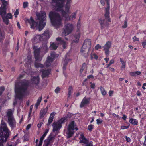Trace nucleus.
<instances>
[{
	"label": "nucleus",
	"mask_w": 146,
	"mask_h": 146,
	"mask_svg": "<svg viewBox=\"0 0 146 146\" xmlns=\"http://www.w3.org/2000/svg\"><path fill=\"white\" fill-rule=\"evenodd\" d=\"M76 129L77 130L78 128L75 127V125L74 124V121H72L70 123L67 131L66 132V134L68 135L69 137H71L72 135L74 133V130Z\"/></svg>",
	"instance_id": "11"
},
{
	"label": "nucleus",
	"mask_w": 146,
	"mask_h": 146,
	"mask_svg": "<svg viewBox=\"0 0 146 146\" xmlns=\"http://www.w3.org/2000/svg\"><path fill=\"white\" fill-rule=\"evenodd\" d=\"M101 48V46L99 44H97L95 47V49L96 50H98L99 49H100Z\"/></svg>",
	"instance_id": "42"
},
{
	"label": "nucleus",
	"mask_w": 146,
	"mask_h": 146,
	"mask_svg": "<svg viewBox=\"0 0 146 146\" xmlns=\"http://www.w3.org/2000/svg\"><path fill=\"white\" fill-rule=\"evenodd\" d=\"M93 125H90L88 126V129L89 130L91 131H92L93 128Z\"/></svg>",
	"instance_id": "50"
},
{
	"label": "nucleus",
	"mask_w": 146,
	"mask_h": 146,
	"mask_svg": "<svg viewBox=\"0 0 146 146\" xmlns=\"http://www.w3.org/2000/svg\"><path fill=\"white\" fill-rule=\"evenodd\" d=\"M58 47L57 44L53 43L51 44L50 46V48L52 50H56Z\"/></svg>",
	"instance_id": "29"
},
{
	"label": "nucleus",
	"mask_w": 146,
	"mask_h": 146,
	"mask_svg": "<svg viewBox=\"0 0 146 146\" xmlns=\"http://www.w3.org/2000/svg\"><path fill=\"white\" fill-rule=\"evenodd\" d=\"M6 10L7 8H0V15L1 16L2 18L6 17Z\"/></svg>",
	"instance_id": "23"
},
{
	"label": "nucleus",
	"mask_w": 146,
	"mask_h": 146,
	"mask_svg": "<svg viewBox=\"0 0 146 146\" xmlns=\"http://www.w3.org/2000/svg\"><path fill=\"white\" fill-rule=\"evenodd\" d=\"M100 90L102 94L103 95H106V92L105 91L104 89L102 87L100 88Z\"/></svg>",
	"instance_id": "37"
},
{
	"label": "nucleus",
	"mask_w": 146,
	"mask_h": 146,
	"mask_svg": "<svg viewBox=\"0 0 146 146\" xmlns=\"http://www.w3.org/2000/svg\"><path fill=\"white\" fill-rule=\"evenodd\" d=\"M27 21L30 24L32 29H34L37 25V23L34 21L32 17H31L29 19H27Z\"/></svg>",
	"instance_id": "17"
},
{
	"label": "nucleus",
	"mask_w": 146,
	"mask_h": 146,
	"mask_svg": "<svg viewBox=\"0 0 146 146\" xmlns=\"http://www.w3.org/2000/svg\"><path fill=\"white\" fill-rule=\"evenodd\" d=\"M125 139L127 142H129L131 141V139L130 138L128 137L127 136H125Z\"/></svg>",
	"instance_id": "59"
},
{
	"label": "nucleus",
	"mask_w": 146,
	"mask_h": 146,
	"mask_svg": "<svg viewBox=\"0 0 146 146\" xmlns=\"http://www.w3.org/2000/svg\"><path fill=\"white\" fill-rule=\"evenodd\" d=\"M127 27V20L125 19L124 21V25L122 26V28H125Z\"/></svg>",
	"instance_id": "41"
},
{
	"label": "nucleus",
	"mask_w": 146,
	"mask_h": 146,
	"mask_svg": "<svg viewBox=\"0 0 146 146\" xmlns=\"http://www.w3.org/2000/svg\"><path fill=\"white\" fill-rule=\"evenodd\" d=\"M51 70L48 69L47 70H42V78L46 77L50 74Z\"/></svg>",
	"instance_id": "20"
},
{
	"label": "nucleus",
	"mask_w": 146,
	"mask_h": 146,
	"mask_svg": "<svg viewBox=\"0 0 146 146\" xmlns=\"http://www.w3.org/2000/svg\"><path fill=\"white\" fill-rule=\"evenodd\" d=\"M79 139L80 140L79 141L80 143H83L84 144H85L87 143L89 141L85 137L83 134H80Z\"/></svg>",
	"instance_id": "19"
},
{
	"label": "nucleus",
	"mask_w": 146,
	"mask_h": 146,
	"mask_svg": "<svg viewBox=\"0 0 146 146\" xmlns=\"http://www.w3.org/2000/svg\"><path fill=\"white\" fill-rule=\"evenodd\" d=\"M110 0H105L107 5V7H110Z\"/></svg>",
	"instance_id": "55"
},
{
	"label": "nucleus",
	"mask_w": 146,
	"mask_h": 146,
	"mask_svg": "<svg viewBox=\"0 0 146 146\" xmlns=\"http://www.w3.org/2000/svg\"><path fill=\"white\" fill-rule=\"evenodd\" d=\"M50 18L52 25L57 27L62 25V18L60 15L55 12H51L49 14Z\"/></svg>",
	"instance_id": "4"
},
{
	"label": "nucleus",
	"mask_w": 146,
	"mask_h": 146,
	"mask_svg": "<svg viewBox=\"0 0 146 146\" xmlns=\"http://www.w3.org/2000/svg\"><path fill=\"white\" fill-rule=\"evenodd\" d=\"M86 144V146H92V142H88L87 143L85 144Z\"/></svg>",
	"instance_id": "56"
},
{
	"label": "nucleus",
	"mask_w": 146,
	"mask_h": 146,
	"mask_svg": "<svg viewBox=\"0 0 146 146\" xmlns=\"http://www.w3.org/2000/svg\"><path fill=\"white\" fill-rule=\"evenodd\" d=\"M135 76L137 75H139L141 74V72L140 71H135Z\"/></svg>",
	"instance_id": "64"
},
{
	"label": "nucleus",
	"mask_w": 146,
	"mask_h": 146,
	"mask_svg": "<svg viewBox=\"0 0 146 146\" xmlns=\"http://www.w3.org/2000/svg\"><path fill=\"white\" fill-rule=\"evenodd\" d=\"M19 13V11L17 9L16 11L14 13V15L15 17H17V16L18 15Z\"/></svg>",
	"instance_id": "54"
},
{
	"label": "nucleus",
	"mask_w": 146,
	"mask_h": 146,
	"mask_svg": "<svg viewBox=\"0 0 146 146\" xmlns=\"http://www.w3.org/2000/svg\"><path fill=\"white\" fill-rule=\"evenodd\" d=\"M90 98H87L86 96L84 97L82 99L80 104V107L82 108L88 104L90 103Z\"/></svg>",
	"instance_id": "14"
},
{
	"label": "nucleus",
	"mask_w": 146,
	"mask_h": 146,
	"mask_svg": "<svg viewBox=\"0 0 146 146\" xmlns=\"http://www.w3.org/2000/svg\"><path fill=\"white\" fill-rule=\"evenodd\" d=\"M86 64L85 63H84L82 64V66L81 69L80 70V72L81 73H82L83 70L86 68Z\"/></svg>",
	"instance_id": "39"
},
{
	"label": "nucleus",
	"mask_w": 146,
	"mask_h": 146,
	"mask_svg": "<svg viewBox=\"0 0 146 146\" xmlns=\"http://www.w3.org/2000/svg\"><path fill=\"white\" fill-rule=\"evenodd\" d=\"M56 40L58 41H59L60 44L63 45V47L64 48H65L66 42L63 40H62L61 37H58L57 38Z\"/></svg>",
	"instance_id": "25"
},
{
	"label": "nucleus",
	"mask_w": 146,
	"mask_h": 146,
	"mask_svg": "<svg viewBox=\"0 0 146 146\" xmlns=\"http://www.w3.org/2000/svg\"><path fill=\"white\" fill-rule=\"evenodd\" d=\"M129 125L128 126L122 125L121 126V129L124 130L128 128L129 127Z\"/></svg>",
	"instance_id": "48"
},
{
	"label": "nucleus",
	"mask_w": 146,
	"mask_h": 146,
	"mask_svg": "<svg viewBox=\"0 0 146 146\" xmlns=\"http://www.w3.org/2000/svg\"><path fill=\"white\" fill-rule=\"evenodd\" d=\"M49 31L48 30H47L45 31L44 33L41 35L42 36H43L42 37L43 38L48 39L49 38Z\"/></svg>",
	"instance_id": "26"
},
{
	"label": "nucleus",
	"mask_w": 146,
	"mask_h": 146,
	"mask_svg": "<svg viewBox=\"0 0 146 146\" xmlns=\"http://www.w3.org/2000/svg\"><path fill=\"white\" fill-rule=\"evenodd\" d=\"M53 121V119L49 118L48 120V123L47 124V125H49L50 124V123H52Z\"/></svg>",
	"instance_id": "49"
},
{
	"label": "nucleus",
	"mask_w": 146,
	"mask_h": 146,
	"mask_svg": "<svg viewBox=\"0 0 146 146\" xmlns=\"http://www.w3.org/2000/svg\"><path fill=\"white\" fill-rule=\"evenodd\" d=\"M142 45L143 48H145L146 45V40L142 42Z\"/></svg>",
	"instance_id": "57"
},
{
	"label": "nucleus",
	"mask_w": 146,
	"mask_h": 146,
	"mask_svg": "<svg viewBox=\"0 0 146 146\" xmlns=\"http://www.w3.org/2000/svg\"><path fill=\"white\" fill-rule=\"evenodd\" d=\"M28 85V82L26 80L15 83V91L16 93V98L20 100L23 98L27 93Z\"/></svg>",
	"instance_id": "2"
},
{
	"label": "nucleus",
	"mask_w": 146,
	"mask_h": 146,
	"mask_svg": "<svg viewBox=\"0 0 146 146\" xmlns=\"http://www.w3.org/2000/svg\"><path fill=\"white\" fill-rule=\"evenodd\" d=\"M110 7H107L106 8L104 15L105 19L108 22H111V20L110 16Z\"/></svg>",
	"instance_id": "18"
},
{
	"label": "nucleus",
	"mask_w": 146,
	"mask_h": 146,
	"mask_svg": "<svg viewBox=\"0 0 146 146\" xmlns=\"http://www.w3.org/2000/svg\"><path fill=\"white\" fill-rule=\"evenodd\" d=\"M5 38V34L3 32H2L0 31V41L3 40Z\"/></svg>",
	"instance_id": "34"
},
{
	"label": "nucleus",
	"mask_w": 146,
	"mask_h": 146,
	"mask_svg": "<svg viewBox=\"0 0 146 146\" xmlns=\"http://www.w3.org/2000/svg\"><path fill=\"white\" fill-rule=\"evenodd\" d=\"M99 22L101 25L102 29L108 25V23L104 19H100L99 20Z\"/></svg>",
	"instance_id": "21"
},
{
	"label": "nucleus",
	"mask_w": 146,
	"mask_h": 146,
	"mask_svg": "<svg viewBox=\"0 0 146 146\" xmlns=\"http://www.w3.org/2000/svg\"><path fill=\"white\" fill-rule=\"evenodd\" d=\"M42 98V96L39 97L38 99L37 100V102L39 103H40L41 101V100Z\"/></svg>",
	"instance_id": "58"
},
{
	"label": "nucleus",
	"mask_w": 146,
	"mask_h": 146,
	"mask_svg": "<svg viewBox=\"0 0 146 146\" xmlns=\"http://www.w3.org/2000/svg\"><path fill=\"white\" fill-rule=\"evenodd\" d=\"M96 121L97 124H99L101 123L103 121L101 120L100 118H99L96 120Z\"/></svg>",
	"instance_id": "47"
},
{
	"label": "nucleus",
	"mask_w": 146,
	"mask_h": 146,
	"mask_svg": "<svg viewBox=\"0 0 146 146\" xmlns=\"http://www.w3.org/2000/svg\"><path fill=\"white\" fill-rule=\"evenodd\" d=\"M133 41L134 42L136 41H139V39L138 38H137V37L135 36H134L133 37Z\"/></svg>",
	"instance_id": "52"
},
{
	"label": "nucleus",
	"mask_w": 146,
	"mask_h": 146,
	"mask_svg": "<svg viewBox=\"0 0 146 146\" xmlns=\"http://www.w3.org/2000/svg\"><path fill=\"white\" fill-rule=\"evenodd\" d=\"M34 50V57L36 60H40L39 57V53L40 50L45 53L48 50V48L47 45V42H45L43 44L42 47L41 48H38L36 46H34L33 47Z\"/></svg>",
	"instance_id": "7"
},
{
	"label": "nucleus",
	"mask_w": 146,
	"mask_h": 146,
	"mask_svg": "<svg viewBox=\"0 0 146 146\" xmlns=\"http://www.w3.org/2000/svg\"><path fill=\"white\" fill-rule=\"evenodd\" d=\"M68 115L65 116L57 122H54L52 124L53 131L55 132L60 130L62 127V124L66 121L68 120Z\"/></svg>",
	"instance_id": "8"
},
{
	"label": "nucleus",
	"mask_w": 146,
	"mask_h": 146,
	"mask_svg": "<svg viewBox=\"0 0 146 146\" xmlns=\"http://www.w3.org/2000/svg\"><path fill=\"white\" fill-rule=\"evenodd\" d=\"M92 58H94L96 60H97L98 58V56L95 53L93 54L91 56Z\"/></svg>",
	"instance_id": "40"
},
{
	"label": "nucleus",
	"mask_w": 146,
	"mask_h": 146,
	"mask_svg": "<svg viewBox=\"0 0 146 146\" xmlns=\"http://www.w3.org/2000/svg\"><path fill=\"white\" fill-rule=\"evenodd\" d=\"M120 61L121 63L122 64V66H121L122 68H125V62H124L123 60L121 58H120Z\"/></svg>",
	"instance_id": "38"
},
{
	"label": "nucleus",
	"mask_w": 146,
	"mask_h": 146,
	"mask_svg": "<svg viewBox=\"0 0 146 146\" xmlns=\"http://www.w3.org/2000/svg\"><path fill=\"white\" fill-rule=\"evenodd\" d=\"M27 58L28 61L27 62L28 64H30L32 62V56L30 55H29L27 56Z\"/></svg>",
	"instance_id": "36"
},
{
	"label": "nucleus",
	"mask_w": 146,
	"mask_h": 146,
	"mask_svg": "<svg viewBox=\"0 0 146 146\" xmlns=\"http://www.w3.org/2000/svg\"><path fill=\"white\" fill-rule=\"evenodd\" d=\"M129 122L131 124L137 125L138 124V121L137 120L135 119L132 118H130L129 120Z\"/></svg>",
	"instance_id": "24"
},
{
	"label": "nucleus",
	"mask_w": 146,
	"mask_h": 146,
	"mask_svg": "<svg viewBox=\"0 0 146 146\" xmlns=\"http://www.w3.org/2000/svg\"><path fill=\"white\" fill-rule=\"evenodd\" d=\"M55 114H56V113L54 112H53L52 113L50 114L49 118L53 119L54 117V116H55Z\"/></svg>",
	"instance_id": "44"
},
{
	"label": "nucleus",
	"mask_w": 146,
	"mask_h": 146,
	"mask_svg": "<svg viewBox=\"0 0 146 146\" xmlns=\"http://www.w3.org/2000/svg\"><path fill=\"white\" fill-rule=\"evenodd\" d=\"M90 87L92 89H94L95 86V84L92 83V82H90Z\"/></svg>",
	"instance_id": "51"
},
{
	"label": "nucleus",
	"mask_w": 146,
	"mask_h": 146,
	"mask_svg": "<svg viewBox=\"0 0 146 146\" xmlns=\"http://www.w3.org/2000/svg\"><path fill=\"white\" fill-rule=\"evenodd\" d=\"M6 17L7 18L11 19L12 18V15L11 13H8L7 15H6Z\"/></svg>",
	"instance_id": "46"
},
{
	"label": "nucleus",
	"mask_w": 146,
	"mask_h": 146,
	"mask_svg": "<svg viewBox=\"0 0 146 146\" xmlns=\"http://www.w3.org/2000/svg\"><path fill=\"white\" fill-rule=\"evenodd\" d=\"M111 42L110 41H108L103 46L104 49L105 51V54L107 56H108L109 55V50L111 47Z\"/></svg>",
	"instance_id": "13"
},
{
	"label": "nucleus",
	"mask_w": 146,
	"mask_h": 146,
	"mask_svg": "<svg viewBox=\"0 0 146 146\" xmlns=\"http://www.w3.org/2000/svg\"><path fill=\"white\" fill-rule=\"evenodd\" d=\"M35 66L36 68H42L44 67V65L41 64L40 63L35 62Z\"/></svg>",
	"instance_id": "35"
},
{
	"label": "nucleus",
	"mask_w": 146,
	"mask_h": 146,
	"mask_svg": "<svg viewBox=\"0 0 146 146\" xmlns=\"http://www.w3.org/2000/svg\"><path fill=\"white\" fill-rule=\"evenodd\" d=\"M10 133L6 123L2 120L0 126V146H4L3 144L6 141Z\"/></svg>",
	"instance_id": "3"
},
{
	"label": "nucleus",
	"mask_w": 146,
	"mask_h": 146,
	"mask_svg": "<svg viewBox=\"0 0 146 146\" xmlns=\"http://www.w3.org/2000/svg\"><path fill=\"white\" fill-rule=\"evenodd\" d=\"M70 59H67L66 58H65L64 60L63 63V69L64 70H65L66 69V66L67 65L68 61H70Z\"/></svg>",
	"instance_id": "28"
},
{
	"label": "nucleus",
	"mask_w": 146,
	"mask_h": 146,
	"mask_svg": "<svg viewBox=\"0 0 146 146\" xmlns=\"http://www.w3.org/2000/svg\"><path fill=\"white\" fill-rule=\"evenodd\" d=\"M54 138L52 136H50L47 139V141L49 143H51L53 142L54 140Z\"/></svg>",
	"instance_id": "31"
},
{
	"label": "nucleus",
	"mask_w": 146,
	"mask_h": 146,
	"mask_svg": "<svg viewBox=\"0 0 146 146\" xmlns=\"http://www.w3.org/2000/svg\"><path fill=\"white\" fill-rule=\"evenodd\" d=\"M91 41L90 39H86L82 47L81 52L82 55L85 57L88 56V53H86V50L87 48L89 49L91 47Z\"/></svg>",
	"instance_id": "10"
},
{
	"label": "nucleus",
	"mask_w": 146,
	"mask_h": 146,
	"mask_svg": "<svg viewBox=\"0 0 146 146\" xmlns=\"http://www.w3.org/2000/svg\"><path fill=\"white\" fill-rule=\"evenodd\" d=\"M58 54L55 55L54 52H53L51 53L50 55L48 56L47 60L45 63L46 66L48 67L50 65L51 63L52 62L54 58L55 57H58Z\"/></svg>",
	"instance_id": "12"
},
{
	"label": "nucleus",
	"mask_w": 146,
	"mask_h": 146,
	"mask_svg": "<svg viewBox=\"0 0 146 146\" xmlns=\"http://www.w3.org/2000/svg\"><path fill=\"white\" fill-rule=\"evenodd\" d=\"M130 74L132 76H135V72H131L130 73Z\"/></svg>",
	"instance_id": "63"
},
{
	"label": "nucleus",
	"mask_w": 146,
	"mask_h": 146,
	"mask_svg": "<svg viewBox=\"0 0 146 146\" xmlns=\"http://www.w3.org/2000/svg\"><path fill=\"white\" fill-rule=\"evenodd\" d=\"M65 0H52V5L55 7V9L57 11L60 12L63 17L65 18L66 20L72 21L76 18V12H73L70 16L69 14L70 13V9L71 4L68 3L66 4L65 6V10L63 8L64 5Z\"/></svg>",
	"instance_id": "1"
},
{
	"label": "nucleus",
	"mask_w": 146,
	"mask_h": 146,
	"mask_svg": "<svg viewBox=\"0 0 146 146\" xmlns=\"http://www.w3.org/2000/svg\"><path fill=\"white\" fill-rule=\"evenodd\" d=\"M77 29L78 30H80V28L81 25L80 24V21L79 20L78 21L77 23Z\"/></svg>",
	"instance_id": "43"
},
{
	"label": "nucleus",
	"mask_w": 146,
	"mask_h": 146,
	"mask_svg": "<svg viewBox=\"0 0 146 146\" xmlns=\"http://www.w3.org/2000/svg\"><path fill=\"white\" fill-rule=\"evenodd\" d=\"M14 109H9L6 112V116L7 118L8 123L12 129L15 128L16 122L13 115Z\"/></svg>",
	"instance_id": "5"
},
{
	"label": "nucleus",
	"mask_w": 146,
	"mask_h": 146,
	"mask_svg": "<svg viewBox=\"0 0 146 146\" xmlns=\"http://www.w3.org/2000/svg\"><path fill=\"white\" fill-rule=\"evenodd\" d=\"M74 28V25L72 23H65L63 28V31L61 35L65 36L68 35L72 32Z\"/></svg>",
	"instance_id": "9"
},
{
	"label": "nucleus",
	"mask_w": 146,
	"mask_h": 146,
	"mask_svg": "<svg viewBox=\"0 0 146 146\" xmlns=\"http://www.w3.org/2000/svg\"><path fill=\"white\" fill-rule=\"evenodd\" d=\"M37 19L40 21L38 27L39 31H41L44 27L46 22V15L45 12L43 11L36 13Z\"/></svg>",
	"instance_id": "6"
},
{
	"label": "nucleus",
	"mask_w": 146,
	"mask_h": 146,
	"mask_svg": "<svg viewBox=\"0 0 146 146\" xmlns=\"http://www.w3.org/2000/svg\"><path fill=\"white\" fill-rule=\"evenodd\" d=\"M28 3L27 2H24L23 3V7L25 8L28 6Z\"/></svg>",
	"instance_id": "45"
},
{
	"label": "nucleus",
	"mask_w": 146,
	"mask_h": 146,
	"mask_svg": "<svg viewBox=\"0 0 146 146\" xmlns=\"http://www.w3.org/2000/svg\"><path fill=\"white\" fill-rule=\"evenodd\" d=\"M73 91V88L72 87L70 86L68 88V95L69 96H70L71 94L72 93Z\"/></svg>",
	"instance_id": "33"
},
{
	"label": "nucleus",
	"mask_w": 146,
	"mask_h": 146,
	"mask_svg": "<svg viewBox=\"0 0 146 146\" xmlns=\"http://www.w3.org/2000/svg\"><path fill=\"white\" fill-rule=\"evenodd\" d=\"M60 90V88L59 87H57L55 90V92L56 93H58Z\"/></svg>",
	"instance_id": "53"
},
{
	"label": "nucleus",
	"mask_w": 146,
	"mask_h": 146,
	"mask_svg": "<svg viewBox=\"0 0 146 146\" xmlns=\"http://www.w3.org/2000/svg\"><path fill=\"white\" fill-rule=\"evenodd\" d=\"M48 107L47 106L45 108H43L41 110L40 113V119H42V121H44V117L46 115L47 113L48 110Z\"/></svg>",
	"instance_id": "15"
},
{
	"label": "nucleus",
	"mask_w": 146,
	"mask_h": 146,
	"mask_svg": "<svg viewBox=\"0 0 146 146\" xmlns=\"http://www.w3.org/2000/svg\"><path fill=\"white\" fill-rule=\"evenodd\" d=\"M42 141L40 140L38 144H37L36 146H41L42 143Z\"/></svg>",
	"instance_id": "62"
},
{
	"label": "nucleus",
	"mask_w": 146,
	"mask_h": 146,
	"mask_svg": "<svg viewBox=\"0 0 146 146\" xmlns=\"http://www.w3.org/2000/svg\"><path fill=\"white\" fill-rule=\"evenodd\" d=\"M2 3V6L1 8H6V7L8 4V2L5 0H0Z\"/></svg>",
	"instance_id": "27"
},
{
	"label": "nucleus",
	"mask_w": 146,
	"mask_h": 146,
	"mask_svg": "<svg viewBox=\"0 0 146 146\" xmlns=\"http://www.w3.org/2000/svg\"><path fill=\"white\" fill-rule=\"evenodd\" d=\"M113 91L112 90H110L109 92V95L110 96H111L112 94L113 93Z\"/></svg>",
	"instance_id": "61"
},
{
	"label": "nucleus",
	"mask_w": 146,
	"mask_h": 146,
	"mask_svg": "<svg viewBox=\"0 0 146 146\" xmlns=\"http://www.w3.org/2000/svg\"><path fill=\"white\" fill-rule=\"evenodd\" d=\"M5 90V88L3 86H1L0 87V91L1 92L2 94L3 92Z\"/></svg>",
	"instance_id": "60"
},
{
	"label": "nucleus",
	"mask_w": 146,
	"mask_h": 146,
	"mask_svg": "<svg viewBox=\"0 0 146 146\" xmlns=\"http://www.w3.org/2000/svg\"><path fill=\"white\" fill-rule=\"evenodd\" d=\"M40 78L39 76H37L36 77H33L31 79L32 83L36 85L38 84L39 82Z\"/></svg>",
	"instance_id": "22"
},
{
	"label": "nucleus",
	"mask_w": 146,
	"mask_h": 146,
	"mask_svg": "<svg viewBox=\"0 0 146 146\" xmlns=\"http://www.w3.org/2000/svg\"><path fill=\"white\" fill-rule=\"evenodd\" d=\"M3 22L7 25L9 24V20L6 17H3L2 18Z\"/></svg>",
	"instance_id": "32"
},
{
	"label": "nucleus",
	"mask_w": 146,
	"mask_h": 146,
	"mask_svg": "<svg viewBox=\"0 0 146 146\" xmlns=\"http://www.w3.org/2000/svg\"><path fill=\"white\" fill-rule=\"evenodd\" d=\"M43 36H42L40 35H35L34 36L32 40L34 43H36L40 41L43 39Z\"/></svg>",
	"instance_id": "16"
},
{
	"label": "nucleus",
	"mask_w": 146,
	"mask_h": 146,
	"mask_svg": "<svg viewBox=\"0 0 146 146\" xmlns=\"http://www.w3.org/2000/svg\"><path fill=\"white\" fill-rule=\"evenodd\" d=\"M80 37V34H79L75 35L74 36V39L73 40V41L76 43H77Z\"/></svg>",
	"instance_id": "30"
}]
</instances>
